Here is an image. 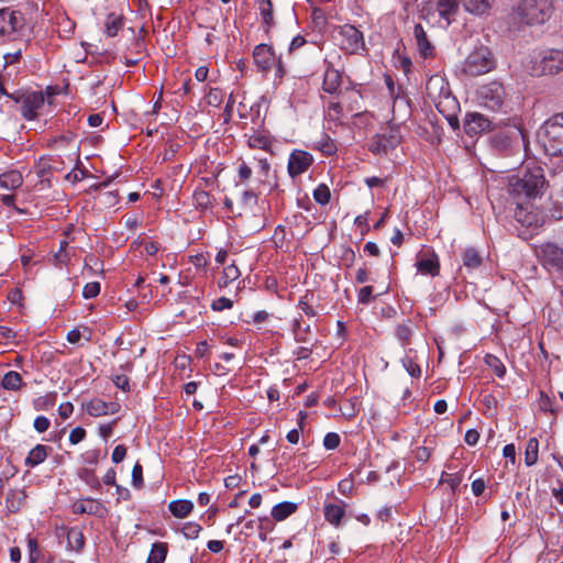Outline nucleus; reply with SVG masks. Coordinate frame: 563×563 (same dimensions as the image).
I'll list each match as a JSON object with an SVG mask.
<instances>
[{
  "label": "nucleus",
  "instance_id": "f257e3e1",
  "mask_svg": "<svg viewBox=\"0 0 563 563\" xmlns=\"http://www.w3.org/2000/svg\"><path fill=\"white\" fill-rule=\"evenodd\" d=\"M545 186V178L541 168H534L523 175L511 176L508 180V195L515 205H530L540 197Z\"/></svg>",
  "mask_w": 563,
  "mask_h": 563
},
{
  "label": "nucleus",
  "instance_id": "f03ea898",
  "mask_svg": "<svg viewBox=\"0 0 563 563\" xmlns=\"http://www.w3.org/2000/svg\"><path fill=\"white\" fill-rule=\"evenodd\" d=\"M426 95L429 101L444 117L454 114L459 103L450 90L449 82L441 75L431 76L426 84Z\"/></svg>",
  "mask_w": 563,
  "mask_h": 563
},
{
  "label": "nucleus",
  "instance_id": "7ed1b4c3",
  "mask_svg": "<svg viewBox=\"0 0 563 563\" xmlns=\"http://www.w3.org/2000/svg\"><path fill=\"white\" fill-rule=\"evenodd\" d=\"M539 137L548 155L563 156V113L545 121Z\"/></svg>",
  "mask_w": 563,
  "mask_h": 563
},
{
  "label": "nucleus",
  "instance_id": "20e7f679",
  "mask_svg": "<svg viewBox=\"0 0 563 563\" xmlns=\"http://www.w3.org/2000/svg\"><path fill=\"white\" fill-rule=\"evenodd\" d=\"M553 12V0H521L517 7L518 19L526 24H542Z\"/></svg>",
  "mask_w": 563,
  "mask_h": 563
},
{
  "label": "nucleus",
  "instance_id": "39448f33",
  "mask_svg": "<svg viewBox=\"0 0 563 563\" xmlns=\"http://www.w3.org/2000/svg\"><path fill=\"white\" fill-rule=\"evenodd\" d=\"M11 99L20 104V112L25 120H35L44 107V91L19 90L11 95Z\"/></svg>",
  "mask_w": 563,
  "mask_h": 563
},
{
  "label": "nucleus",
  "instance_id": "423d86ee",
  "mask_svg": "<svg viewBox=\"0 0 563 563\" xmlns=\"http://www.w3.org/2000/svg\"><path fill=\"white\" fill-rule=\"evenodd\" d=\"M495 67V59L486 46L475 48L465 58L463 71L471 76H481L490 71Z\"/></svg>",
  "mask_w": 563,
  "mask_h": 563
},
{
  "label": "nucleus",
  "instance_id": "0eeeda50",
  "mask_svg": "<svg viewBox=\"0 0 563 563\" xmlns=\"http://www.w3.org/2000/svg\"><path fill=\"white\" fill-rule=\"evenodd\" d=\"M532 75H556L563 71V51L550 48L541 52L539 57L533 62Z\"/></svg>",
  "mask_w": 563,
  "mask_h": 563
},
{
  "label": "nucleus",
  "instance_id": "6e6552de",
  "mask_svg": "<svg viewBox=\"0 0 563 563\" xmlns=\"http://www.w3.org/2000/svg\"><path fill=\"white\" fill-rule=\"evenodd\" d=\"M476 98L481 107L499 111L505 103L506 91L501 82L490 81L477 89Z\"/></svg>",
  "mask_w": 563,
  "mask_h": 563
},
{
  "label": "nucleus",
  "instance_id": "1a4fd4ad",
  "mask_svg": "<svg viewBox=\"0 0 563 563\" xmlns=\"http://www.w3.org/2000/svg\"><path fill=\"white\" fill-rule=\"evenodd\" d=\"M537 256L540 264L549 272L563 271V247L553 242L541 244L537 249Z\"/></svg>",
  "mask_w": 563,
  "mask_h": 563
},
{
  "label": "nucleus",
  "instance_id": "9d476101",
  "mask_svg": "<svg viewBox=\"0 0 563 563\" xmlns=\"http://www.w3.org/2000/svg\"><path fill=\"white\" fill-rule=\"evenodd\" d=\"M341 47L349 54H358L365 51L364 36L354 25L344 24L340 27Z\"/></svg>",
  "mask_w": 563,
  "mask_h": 563
},
{
  "label": "nucleus",
  "instance_id": "9b49d317",
  "mask_svg": "<svg viewBox=\"0 0 563 563\" xmlns=\"http://www.w3.org/2000/svg\"><path fill=\"white\" fill-rule=\"evenodd\" d=\"M313 163V157L310 153L302 150H295L288 158V174L291 178L303 174Z\"/></svg>",
  "mask_w": 563,
  "mask_h": 563
},
{
  "label": "nucleus",
  "instance_id": "f8f14e48",
  "mask_svg": "<svg viewBox=\"0 0 563 563\" xmlns=\"http://www.w3.org/2000/svg\"><path fill=\"white\" fill-rule=\"evenodd\" d=\"M514 217L523 227L539 228L543 224L544 218L538 210L531 209L530 205H516Z\"/></svg>",
  "mask_w": 563,
  "mask_h": 563
},
{
  "label": "nucleus",
  "instance_id": "ddd939ff",
  "mask_svg": "<svg viewBox=\"0 0 563 563\" xmlns=\"http://www.w3.org/2000/svg\"><path fill=\"white\" fill-rule=\"evenodd\" d=\"M24 24L23 15L9 9L0 10V35H11Z\"/></svg>",
  "mask_w": 563,
  "mask_h": 563
},
{
  "label": "nucleus",
  "instance_id": "4468645a",
  "mask_svg": "<svg viewBox=\"0 0 563 563\" xmlns=\"http://www.w3.org/2000/svg\"><path fill=\"white\" fill-rule=\"evenodd\" d=\"M492 122L481 113H467L464 119V131L467 135H477L490 129Z\"/></svg>",
  "mask_w": 563,
  "mask_h": 563
},
{
  "label": "nucleus",
  "instance_id": "2eb2a0df",
  "mask_svg": "<svg viewBox=\"0 0 563 563\" xmlns=\"http://www.w3.org/2000/svg\"><path fill=\"white\" fill-rule=\"evenodd\" d=\"M253 58L256 66L263 71L269 70L272 66L276 63L275 53L272 46L267 44L257 45L254 48Z\"/></svg>",
  "mask_w": 563,
  "mask_h": 563
},
{
  "label": "nucleus",
  "instance_id": "dca6fc26",
  "mask_svg": "<svg viewBox=\"0 0 563 563\" xmlns=\"http://www.w3.org/2000/svg\"><path fill=\"white\" fill-rule=\"evenodd\" d=\"M86 411L92 417H101L119 412L120 405L118 402H106L100 398H92L85 405Z\"/></svg>",
  "mask_w": 563,
  "mask_h": 563
},
{
  "label": "nucleus",
  "instance_id": "f3484780",
  "mask_svg": "<svg viewBox=\"0 0 563 563\" xmlns=\"http://www.w3.org/2000/svg\"><path fill=\"white\" fill-rule=\"evenodd\" d=\"M416 267L423 275L438 276L440 273L439 257L434 252L420 254Z\"/></svg>",
  "mask_w": 563,
  "mask_h": 563
},
{
  "label": "nucleus",
  "instance_id": "a211bd4d",
  "mask_svg": "<svg viewBox=\"0 0 563 563\" xmlns=\"http://www.w3.org/2000/svg\"><path fill=\"white\" fill-rule=\"evenodd\" d=\"M413 36L420 55L423 58L434 56L435 47L429 41L427 33L421 24H416L413 27Z\"/></svg>",
  "mask_w": 563,
  "mask_h": 563
},
{
  "label": "nucleus",
  "instance_id": "6ab92c4d",
  "mask_svg": "<svg viewBox=\"0 0 563 563\" xmlns=\"http://www.w3.org/2000/svg\"><path fill=\"white\" fill-rule=\"evenodd\" d=\"M342 76L339 70L329 66L323 76L322 89L328 93H338L341 91Z\"/></svg>",
  "mask_w": 563,
  "mask_h": 563
},
{
  "label": "nucleus",
  "instance_id": "aec40b11",
  "mask_svg": "<svg viewBox=\"0 0 563 563\" xmlns=\"http://www.w3.org/2000/svg\"><path fill=\"white\" fill-rule=\"evenodd\" d=\"M346 504L340 501L339 504H325L323 507V514L325 520L335 527L341 525L342 518L345 515Z\"/></svg>",
  "mask_w": 563,
  "mask_h": 563
},
{
  "label": "nucleus",
  "instance_id": "412c9836",
  "mask_svg": "<svg viewBox=\"0 0 563 563\" xmlns=\"http://www.w3.org/2000/svg\"><path fill=\"white\" fill-rule=\"evenodd\" d=\"M51 162L52 158L41 157L34 167V173L38 178V183L35 186L40 185V189H44L51 186L48 178V175L51 174V170L53 168Z\"/></svg>",
  "mask_w": 563,
  "mask_h": 563
},
{
  "label": "nucleus",
  "instance_id": "4be33fe9",
  "mask_svg": "<svg viewBox=\"0 0 563 563\" xmlns=\"http://www.w3.org/2000/svg\"><path fill=\"white\" fill-rule=\"evenodd\" d=\"M71 510L76 515H98L102 510V505L95 499H80L73 504Z\"/></svg>",
  "mask_w": 563,
  "mask_h": 563
},
{
  "label": "nucleus",
  "instance_id": "5701e85b",
  "mask_svg": "<svg viewBox=\"0 0 563 563\" xmlns=\"http://www.w3.org/2000/svg\"><path fill=\"white\" fill-rule=\"evenodd\" d=\"M49 448L44 444H36L27 454L25 459V465L29 467H35L43 463L48 455Z\"/></svg>",
  "mask_w": 563,
  "mask_h": 563
},
{
  "label": "nucleus",
  "instance_id": "b1692460",
  "mask_svg": "<svg viewBox=\"0 0 563 563\" xmlns=\"http://www.w3.org/2000/svg\"><path fill=\"white\" fill-rule=\"evenodd\" d=\"M23 184L22 174L18 170H9L0 175V187L14 190Z\"/></svg>",
  "mask_w": 563,
  "mask_h": 563
},
{
  "label": "nucleus",
  "instance_id": "393cba45",
  "mask_svg": "<svg viewBox=\"0 0 563 563\" xmlns=\"http://www.w3.org/2000/svg\"><path fill=\"white\" fill-rule=\"evenodd\" d=\"M339 97H341V102L346 104L349 111H360V100L362 98L360 91L355 89H345L344 91L339 92Z\"/></svg>",
  "mask_w": 563,
  "mask_h": 563
},
{
  "label": "nucleus",
  "instance_id": "a878e982",
  "mask_svg": "<svg viewBox=\"0 0 563 563\" xmlns=\"http://www.w3.org/2000/svg\"><path fill=\"white\" fill-rule=\"evenodd\" d=\"M462 262L466 269L474 271L482 265L483 258L476 249L466 247L462 254Z\"/></svg>",
  "mask_w": 563,
  "mask_h": 563
},
{
  "label": "nucleus",
  "instance_id": "bb28decb",
  "mask_svg": "<svg viewBox=\"0 0 563 563\" xmlns=\"http://www.w3.org/2000/svg\"><path fill=\"white\" fill-rule=\"evenodd\" d=\"M124 18L120 14L109 13L104 21L106 34L110 37L115 36L123 29Z\"/></svg>",
  "mask_w": 563,
  "mask_h": 563
},
{
  "label": "nucleus",
  "instance_id": "cd10ccee",
  "mask_svg": "<svg viewBox=\"0 0 563 563\" xmlns=\"http://www.w3.org/2000/svg\"><path fill=\"white\" fill-rule=\"evenodd\" d=\"M297 510V504L290 501H283L275 505L272 509V517L276 521H282L288 518Z\"/></svg>",
  "mask_w": 563,
  "mask_h": 563
},
{
  "label": "nucleus",
  "instance_id": "c85d7f7f",
  "mask_svg": "<svg viewBox=\"0 0 563 563\" xmlns=\"http://www.w3.org/2000/svg\"><path fill=\"white\" fill-rule=\"evenodd\" d=\"M25 500V494L20 489H11L7 494L5 504L10 512H16L21 509Z\"/></svg>",
  "mask_w": 563,
  "mask_h": 563
},
{
  "label": "nucleus",
  "instance_id": "c756f323",
  "mask_svg": "<svg viewBox=\"0 0 563 563\" xmlns=\"http://www.w3.org/2000/svg\"><path fill=\"white\" fill-rule=\"evenodd\" d=\"M169 511L177 518L187 517L194 509V504L190 500L179 499L169 503Z\"/></svg>",
  "mask_w": 563,
  "mask_h": 563
},
{
  "label": "nucleus",
  "instance_id": "7c9ffc66",
  "mask_svg": "<svg viewBox=\"0 0 563 563\" xmlns=\"http://www.w3.org/2000/svg\"><path fill=\"white\" fill-rule=\"evenodd\" d=\"M67 547L70 550L79 551L84 548L85 538L82 532L77 528H70L67 530Z\"/></svg>",
  "mask_w": 563,
  "mask_h": 563
},
{
  "label": "nucleus",
  "instance_id": "2f4dec72",
  "mask_svg": "<svg viewBox=\"0 0 563 563\" xmlns=\"http://www.w3.org/2000/svg\"><path fill=\"white\" fill-rule=\"evenodd\" d=\"M539 442L536 438L528 440L525 452V463L527 466H532L538 461Z\"/></svg>",
  "mask_w": 563,
  "mask_h": 563
},
{
  "label": "nucleus",
  "instance_id": "473e14b6",
  "mask_svg": "<svg viewBox=\"0 0 563 563\" xmlns=\"http://www.w3.org/2000/svg\"><path fill=\"white\" fill-rule=\"evenodd\" d=\"M258 10L262 16L264 24L267 27H272L274 25V16H273V3L271 0H258Z\"/></svg>",
  "mask_w": 563,
  "mask_h": 563
},
{
  "label": "nucleus",
  "instance_id": "72a5a7b5",
  "mask_svg": "<svg viewBox=\"0 0 563 563\" xmlns=\"http://www.w3.org/2000/svg\"><path fill=\"white\" fill-rule=\"evenodd\" d=\"M466 11L474 14H484L490 8V0H463Z\"/></svg>",
  "mask_w": 563,
  "mask_h": 563
},
{
  "label": "nucleus",
  "instance_id": "f704fd0d",
  "mask_svg": "<svg viewBox=\"0 0 563 563\" xmlns=\"http://www.w3.org/2000/svg\"><path fill=\"white\" fill-rule=\"evenodd\" d=\"M460 0H438L439 14L449 20L450 15L454 14L459 9Z\"/></svg>",
  "mask_w": 563,
  "mask_h": 563
},
{
  "label": "nucleus",
  "instance_id": "c9c22d12",
  "mask_svg": "<svg viewBox=\"0 0 563 563\" xmlns=\"http://www.w3.org/2000/svg\"><path fill=\"white\" fill-rule=\"evenodd\" d=\"M2 387L8 390H18L22 386V376L14 371L8 372L2 379Z\"/></svg>",
  "mask_w": 563,
  "mask_h": 563
},
{
  "label": "nucleus",
  "instance_id": "e433bc0d",
  "mask_svg": "<svg viewBox=\"0 0 563 563\" xmlns=\"http://www.w3.org/2000/svg\"><path fill=\"white\" fill-rule=\"evenodd\" d=\"M167 555V547L164 543H154L147 563H163Z\"/></svg>",
  "mask_w": 563,
  "mask_h": 563
},
{
  "label": "nucleus",
  "instance_id": "4c0bfd02",
  "mask_svg": "<svg viewBox=\"0 0 563 563\" xmlns=\"http://www.w3.org/2000/svg\"><path fill=\"white\" fill-rule=\"evenodd\" d=\"M257 205V196L253 190H245L242 195V211L238 214L242 216L243 212H251Z\"/></svg>",
  "mask_w": 563,
  "mask_h": 563
},
{
  "label": "nucleus",
  "instance_id": "58836bf2",
  "mask_svg": "<svg viewBox=\"0 0 563 563\" xmlns=\"http://www.w3.org/2000/svg\"><path fill=\"white\" fill-rule=\"evenodd\" d=\"M212 196L205 191V190H201V189H197L195 192H194V201L196 203L197 207L201 208V209H208V208H211L212 207Z\"/></svg>",
  "mask_w": 563,
  "mask_h": 563
},
{
  "label": "nucleus",
  "instance_id": "ea45409f",
  "mask_svg": "<svg viewBox=\"0 0 563 563\" xmlns=\"http://www.w3.org/2000/svg\"><path fill=\"white\" fill-rule=\"evenodd\" d=\"M314 200L320 205H327L330 201L331 194L327 185H319L313 191Z\"/></svg>",
  "mask_w": 563,
  "mask_h": 563
},
{
  "label": "nucleus",
  "instance_id": "a19ab883",
  "mask_svg": "<svg viewBox=\"0 0 563 563\" xmlns=\"http://www.w3.org/2000/svg\"><path fill=\"white\" fill-rule=\"evenodd\" d=\"M312 297H313L312 294L307 292L305 296H302L300 298L299 303H298L299 308L308 317L317 316V311L314 310V308L311 305Z\"/></svg>",
  "mask_w": 563,
  "mask_h": 563
},
{
  "label": "nucleus",
  "instance_id": "79ce46f5",
  "mask_svg": "<svg viewBox=\"0 0 563 563\" xmlns=\"http://www.w3.org/2000/svg\"><path fill=\"white\" fill-rule=\"evenodd\" d=\"M328 117L332 121H340L343 117V103L341 101H330L328 106Z\"/></svg>",
  "mask_w": 563,
  "mask_h": 563
},
{
  "label": "nucleus",
  "instance_id": "37998d69",
  "mask_svg": "<svg viewBox=\"0 0 563 563\" xmlns=\"http://www.w3.org/2000/svg\"><path fill=\"white\" fill-rule=\"evenodd\" d=\"M201 529L199 523L189 521L184 525L181 532L187 539H197Z\"/></svg>",
  "mask_w": 563,
  "mask_h": 563
},
{
  "label": "nucleus",
  "instance_id": "c03bdc74",
  "mask_svg": "<svg viewBox=\"0 0 563 563\" xmlns=\"http://www.w3.org/2000/svg\"><path fill=\"white\" fill-rule=\"evenodd\" d=\"M401 363H402V366L405 367V369L408 372V374L411 377H416V378L420 377L421 368L411 357L405 356L401 360Z\"/></svg>",
  "mask_w": 563,
  "mask_h": 563
},
{
  "label": "nucleus",
  "instance_id": "a18cd8bd",
  "mask_svg": "<svg viewBox=\"0 0 563 563\" xmlns=\"http://www.w3.org/2000/svg\"><path fill=\"white\" fill-rule=\"evenodd\" d=\"M247 144L252 148L266 150L269 144V141L264 135L254 134L249 137Z\"/></svg>",
  "mask_w": 563,
  "mask_h": 563
},
{
  "label": "nucleus",
  "instance_id": "49530a36",
  "mask_svg": "<svg viewBox=\"0 0 563 563\" xmlns=\"http://www.w3.org/2000/svg\"><path fill=\"white\" fill-rule=\"evenodd\" d=\"M317 148L327 155H331L336 151L334 142L327 135H324L322 140L318 142Z\"/></svg>",
  "mask_w": 563,
  "mask_h": 563
},
{
  "label": "nucleus",
  "instance_id": "de8ad7c7",
  "mask_svg": "<svg viewBox=\"0 0 563 563\" xmlns=\"http://www.w3.org/2000/svg\"><path fill=\"white\" fill-rule=\"evenodd\" d=\"M341 439L338 433L329 432L323 438V445L327 450H334L340 445Z\"/></svg>",
  "mask_w": 563,
  "mask_h": 563
},
{
  "label": "nucleus",
  "instance_id": "09e8293b",
  "mask_svg": "<svg viewBox=\"0 0 563 563\" xmlns=\"http://www.w3.org/2000/svg\"><path fill=\"white\" fill-rule=\"evenodd\" d=\"M100 292V284L98 282H91L85 285L82 289V296L86 299L95 298Z\"/></svg>",
  "mask_w": 563,
  "mask_h": 563
},
{
  "label": "nucleus",
  "instance_id": "8fccbe9b",
  "mask_svg": "<svg viewBox=\"0 0 563 563\" xmlns=\"http://www.w3.org/2000/svg\"><path fill=\"white\" fill-rule=\"evenodd\" d=\"M239 276H240V271L234 264H231V265L224 267V269H223L224 285L238 279Z\"/></svg>",
  "mask_w": 563,
  "mask_h": 563
},
{
  "label": "nucleus",
  "instance_id": "3c124183",
  "mask_svg": "<svg viewBox=\"0 0 563 563\" xmlns=\"http://www.w3.org/2000/svg\"><path fill=\"white\" fill-rule=\"evenodd\" d=\"M233 306V301L227 297H220L212 301L211 308L214 311H222L225 309H231Z\"/></svg>",
  "mask_w": 563,
  "mask_h": 563
},
{
  "label": "nucleus",
  "instance_id": "603ef678",
  "mask_svg": "<svg viewBox=\"0 0 563 563\" xmlns=\"http://www.w3.org/2000/svg\"><path fill=\"white\" fill-rule=\"evenodd\" d=\"M114 385L123 391L130 390L129 377L125 374H117L112 376Z\"/></svg>",
  "mask_w": 563,
  "mask_h": 563
},
{
  "label": "nucleus",
  "instance_id": "864d4df0",
  "mask_svg": "<svg viewBox=\"0 0 563 563\" xmlns=\"http://www.w3.org/2000/svg\"><path fill=\"white\" fill-rule=\"evenodd\" d=\"M132 484L136 488H140L143 484V468L139 463L132 468Z\"/></svg>",
  "mask_w": 563,
  "mask_h": 563
},
{
  "label": "nucleus",
  "instance_id": "5fc2aeb1",
  "mask_svg": "<svg viewBox=\"0 0 563 563\" xmlns=\"http://www.w3.org/2000/svg\"><path fill=\"white\" fill-rule=\"evenodd\" d=\"M85 437H86L85 429L81 427H77L70 431L69 442L71 444H78L79 442H81L85 439Z\"/></svg>",
  "mask_w": 563,
  "mask_h": 563
},
{
  "label": "nucleus",
  "instance_id": "6e6d98bb",
  "mask_svg": "<svg viewBox=\"0 0 563 563\" xmlns=\"http://www.w3.org/2000/svg\"><path fill=\"white\" fill-rule=\"evenodd\" d=\"M33 426L37 432L43 433L49 428L51 422L46 417L38 416L34 419Z\"/></svg>",
  "mask_w": 563,
  "mask_h": 563
},
{
  "label": "nucleus",
  "instance_id": "4d7b16f0",
  "mask_svg": "<svg viewBox=\"0 0 563 563\" xmlns=\"http://www.w3.org/2000/svg\"><path fill=\"white\" fill-rule=\"evenodd\" d=\"M99 450H88L82 454V460L88 465H96L99 461Z\"/></svg>",
  "mask_w": 563,
  "mask_h": 563
},
{
  "label": "nucleus",
  "instance_id": "13d9d810",
  "mask_svg": "<svg viewBox=\"0 0 563 563\" xmlns=\"http://www.w3.org/2000/svg\"><path fill=\"white\" fill-rule=\"evenodd\" d=\"M373 298V287L372 286H364L358 291V302L361 303H368Z\"/></svg>",
  "mask_w": 563,
  "mask_h": 563
},
{
  "label": "nucleus",
  "instance_id": "bf43d9fd",
  "mask_svg": "<svg viewBox=\"0 0 563 563\" xmlns=\"http://www.w3.org/2000/svg\"><path fill=\"white\" fill-rule=\"evenodd\" d=\"M396 335L404 344H406L409 342L411 331L409 327L405 324H399L396 329Z\"/></svg>",
  "mask_w": 563,
  "mask_h": 563
},
{
  "label": "nucleus",
  "instance_id": "052dcab7",
  "mask_svg": "<svg viewBox=\"0 0 563 563\" xmlns=\"http://www.w3.org/2000/svg\"><path fill=\"white\" fill-rule=\"evenodd\" d=\"M126 456V448L123 444H119L113 449L111 460L113 463H120Z\"/></svg>",
  "mask_w": 563,
  "mask_h": 563
},
{
  "label": "nucleus",
  "instance_id": "680f3d73",
  "mask_svg": "<svg viewBox=\"0 0 563 563\" xmlns=\"http://www.w3.org/2000/svg\"><path fill=\"white\" fill-rule=\"evenodd\" d=\"M490 360H492V362L487 361L489 366H492L494 368V372H495V374L498 377H503L505 375V372H506V368L503 365V363L498 358H496V357H490Z\"/></svg>",
  "mask_w": 563,
  "mask_h": 563
},
{
  "label": "nucleus",
  "instance_id": "e2e57ef3",
  "mask_svg": "<svg viewBox=\"0 0 563 563\" xmlns=\"http://www.w3.org/2000/svg\"><path fill=\"white\" fill-rule=\"evenodd\" d=\"M464 440L468 445H475L479 440V432L476 429H470L466 431Z\"/></svg>",
  "mask_w": 563,
  "mask_h": 563
},
{
  "label": "nucleus",
  "instance_id": "0e129e2a",
  "mask_svg": "<svg viewBox=\"0 0 563 563\" xmlns=\"http://www.w3.org/2000/svg\"><path fill=\"white\" fill-rule=\"evenodd\" d=\"M80 477H81L85 482H87V483L92 484V482H93V485H95V486H97V487H99V486H100V483H99V481L95 477L93 472H92V471H90V470H88V468H85V470H82V471H81V473H80Z\"/></svg>",
  "mask_w": 563,
  "mask_h": 563
},
{
  "label": "nucleus",
  "instance_id": "69168bd1",
  "mask_svg": "<svg viewBox=\"0 0 563 563\" xmlns=\"http://www.w3.org/2000/svg\"><path fill=\"white\" fill-rule=\"evenodd\" d=\"M74 411L71 402H64L58 407V413L63 419H67Z\"/></svg>",
  "mask_w": 563,
  "mask_h": 563
},
{
  "label": "nucleus",
  "instance_id": "338daca9",
  "mask_svg": "<svg viewBox=\"0 0 563 563\" xmlns=\"http://www.w3.org/2000/svg\"><path fill=\"white\" fill-rule=\"evenodd\" d=\"M416 459L420 462H426L429 460L430 457V451L428 450V448L426 446H419L417 450H416Z\"/></svg>",
  "mask_w": 563,
  "mask_h": 563
},
{
  "label": "nucleus",
  "instance_id": "774afa93",
  "mask_svg": "<svg viewBox=\"0 0 563 563\" xmlns=\"http://www.w3.org/2000/svg\"><path fill=\"white\" fill-rule=\"evenodd\" d=\"M485 489V482L481 478L473 481L472 483V492L475 496H479L483 494Z\"/></svg>",
  "mask_w": 563,
  "mask_h": 563
}]
</instances>
